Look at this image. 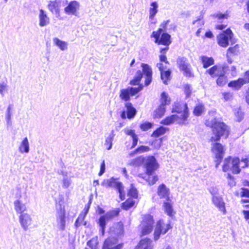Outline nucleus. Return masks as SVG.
I'll use <instances>...</instances> for the list:
<instances>
[{
  "mask_svg": "<svg viewBox=\"0 0 249 249\" xmlns=\"http://www.w3.org/2000/svg\"><path fill=\"white\" fill-rule=\"evenodd\" d=\"M169 201H166L164 202L163 207L165 213H166L170 217H172L174 213H175V212H174L172 205Z\"/></svg>",
  "mask_w": 249,
  "mask_h": 249,
  "instance_id": "32",
  "label": "nucleus"
},
{
  "mask_svg": "<svg viewBox=\"0 0 249 249\" xmlns=\"http://www.w3.org/2000/svg\"><path fill=\"white\" fill-rule=\"evenodd\" d=\"M213 17L217 18L219 20V22H221L220 20L223 19H227L228 17V15L227 14H222L219 13L215 15H213Z\"/></svg>",
  "mask_w": 249,
  "mask_h": 249,
  "instance_id": "54",
  "label": "nucleus"
},
{
  "mask_svg": "<svg viewBox=\"0 0 249 249\" xmlns=\"http://www.w3.org/2000/svg\"><path fill=\"white\" fill-rule=\"evenodd\" d=\"M39 25L41 27L45 26L49 23V18L43 9L39 10Z\"/></svg>",
  "mask_w": 249,
  "mask_h": 249,
  "instance_id": "23",
  "label": "nucleus"
},
{
  "mask_svg": "<svg viewBox=\"0 0 249 249\" xmlns=\"http://www.w3.org/2000/svg\"><path fill=\"white\" fill-rule=\"evenodd\" d=\"M172 227L170 223L166 225L165 228H163L162 222L160 220L157 223L154 233V240L156 241L159 239L161 234H165Z\"/></svg>",
  "mask_w": 249,
  "mask_h": 249,
  "instance_id": "13",
  "label": "nucleus"
},
{
  "mask_svg": "<svg viewBox=\"0 0 249 249\" xmlns=\"http://www.w3.org/2000/svg\"><path fill=\"white\" fill-rule=\"evenodd\" d=\"M172 112L180 114L178 115L179 119L178 123L180 124H185V121L189 117V109L186 103L182 102L176 103Z\"/></svg>",
  "mask_w": 249,
  "mask_h": 249,
  "instance_id": "4",
  "label": "nucleus"
},
{
  "mask_svg": "<svg viewBox=\"0 0 249 249\" xmlns=\"http://www.w3.org/2000/svg\"><path fill=\"white\" fill-rule=\"evenodd\" d=\"M171 71L170 70L164 71L160 72V77L165 85L168 84V81L170 80Z\"/></svg>",
  "mask_w": 249,
  "mask_h": 249,
  "instance_id": "37",
  "label": "nucleus"
},
{
  "mask_svg": "<svg viewBox=\"0 0 249 249\" xmlns=\"http://www.w3.org/2000/svg\"><path fill=\"white\" fill-rule=\"evenodd\" d=\"M149 9V18L152 19L158 12V4L157 2L153 1L150 4Z\"/></svg>",
  "mask_w": 249,
  "mask_h": 249,
  "instance_id": "35",
  "label": "nucleus"
},
{
  "mask_svg": "<svg viewBox=\"0 0 249 249\" xmlns=\"http://www.w3.org/2000/svg\"><path fill=\"white\" fill-rule=\"evenodd\" d=\"M229 67L224 65L222 67V70L220 73H217L216 76L218 77L216 80V84L218 86L222 87L225 85L227 82V77L225 75L226 71L228 70Z\"/></svg>",
  "mask_w": 249,
  "mask_h": 249,
  "instance_id": "17",
  "label": "nucleus"
},
{
  "mask_svg": "<svg viewBox=\"0 0 249 249\" xmlns=\"http://www.w3.org/2000/svg\"><path fill=\"white\" fill-rule=\"evenodd\" d=\"M20 152L28 153L29 151V144L27 137L22 141L21 146L19 147Z\"/></svg>",
  "mask_w": 249,
  "mask_h": 249,
  "instance_id": "39",
  "label": "nucleus"
},
{
  "mask_svg": "<svg viewBox=\"0 0 249 249\" xmlns=\"http://www.w3.org/2000/svg\"><path fill=\"white\" fill-rule=\"evenodd\" d=\"M165 112V107L160 105L157 109L154 111V116L156 118H161Z\"/></svg>",
  "mask_w": 249,
  "mask_h": 249,
  "instance_id": "41",
  "label": "nucleus"
},
{
  "mask_svg": "<svg viewBox=\"0 0 249 249\" xmlns=\"http://www.w3.org/2000/svg\"><path fill=\"white\" fill-rule=\"evenodd\" d=\"M125 133L131 137L132 139V144L130 147L133 149L137 145L139 138L138 135L135 133V130L132 129H125L124 130Z\"/></svg>",
  "mask_w": 249,
  "mask_h": 249,
  "instance_id": "24",
  "label": "nucleus"
},
{
  "mask_svg": "<svg viewBox=\"0 0 249 249\" xmlns=\"http://www.w3.org/2000/svg\"><path fill=\"white\" fill-rule=\"evenodd\" d=\"M233 35V33L230 28L226 29L222 34H220L217 36L218 45L222 47H227L229 44V41L232 39Z\"/></svg>",
  "mask_w": 249,
  "mask_h": 249,
  "instance_id": "9",
  "label": "nucleus"
},
{
  "mask_svg": "<svg viewBox=\"0 0 249 249\" xmlns=\"http://www.w3.org/2000/svg\"><path fill=\"white\" fill-rule=\"evenodd\" d=\"M117 191L119 194V197L120 199L121 200H124L125 199V194L124 191V187Z\"/></svg>",
  "mask_w": 249,
  "mask_h": 249,
  "instance_id": "57",
  "label": "nucleus"
},
{
  "mask_svg": "<svg viewBox=\"0 0 249 249\" xmlns=\"http://www.w3.org/2000/svg\"><path fill=\"white\" fill-rule=\"evenodd\" d=\"M178 120L179 121V115L174 114L166 117L160 122V124L164 125H170Z\"/></svg>",
  "mask_w": 249,
  "mask_h": 249,
  "instance_id": "26",
  "label": "nucleus"
},
{
  "mask_svg": "<svg viewBox=\"0 0 249 249\" xmlns=\"http://www.w3.org/2000/svg\"><path fill=\"white\" fill-rule=\"evenodd\" d=\"M212 199L213 203L215 205V206L218 208L220 211L222 212L224 214H225L226 211L225 206V203L223 201V198L217 196L212 197Z\"/></svg>",
  "mask_w": 249,
  "mask_h": 249,
  "instance_id": "20",
  "label": "nucleus"
},
{
  "mask_svg": "<svg viewBox=\"0 0 249 249\" xmlns=\"http://www.w3.org/2000/svg\"><path fill=\"white\" fill-rule=\"evenodd\" d=\"M7 84L3 82L2 83H0V93L1 94H3V91L6 89L7 88Z\"/></svg>",
  "mask_w": 249,
  "mask_h": 249,
  "instance_id": "60",
  "label": "nucleus"
},
{
  "mask_svg": "<svg viewBox=\"0 0 249 249\" xmlns=\"http://www.w3.org/2000/svg\"><path fill=\"white\" fill-rule=\"evenodd\" d=\"M169 19L163 21L160 25V28L158 31H153L151 36L155 38V42L159 45L169 46L171 43V36L166 32L167 25L170 22Z\"/></svg>",
  "mask_w": 249,
  "mask_h": 249,
  "instance_id": "2",
  "label": "nucleus"
},
{
  "mask_svg": "<svg viewBox=\"0 0 249 249\" xmlns=\"http://www.w3.org/2000/svg\"><path fill=\"white\" fill-rule=\"evenodd\" d=\"M200 59L203 64V68L205 69L213 65L214 63V59L212 57L203 55L200 57Z\"/></svg>",
  "mask_w": 249,
  "mask_h": 249,
  "instance_id": "25",
  "label": "nucleus"
},
{
  "mask_svg": "<svg viewBox=\"0 0 249 249\" xmlns=\"http://www.w3.org/2000/svg\"><path fill=\"white\" fill-rule=\"evenodd\" d=\"M106 170V164H105V161L104 160L102 162L101 164L100 165V170L98 173V175L99 176H101L104 174V173L105 172Z\"/></svg>",
  "mask_w": 249,
  "mask_h": 249,
  "instance_id": "56",
  "label": "nucleus"
},
{
  "mask_svg": "<svg viewBox=\"0 0 249 249\" xmlns=\"http://www.w3.org/2000/svg\"><path fill=\"white\" fill-rule=\"evenodd\" d=\"M71 181L68 178H65L63 180V187L64 188H67L69 187Z\"/></svg>",
  "mask_w": 249,
  "mask_h": 249,
  "instance_id": "58",
  "label": "nucleus"
},
{
  "mask_svg": "<svg viewBox=\"0 0 249 249\" xmlns=\"http://www.w3.org/2000/svg\"><path fill=\"white\" fill-rule=\"evenodd\" d=\"M151 242V240L149 238L142 239L135 249H149Z\"/></svg>",
  "mask_w": 249,
  "mask_h": 249,
  "instance_id": "27",
  "label": "nucleus"
},
{
  "mask_svg": "<svg viewBox=\"0 0 249 249\" xmlns=\"http://www.w3.org/2000/svg\"><path fill=\"white\" fill-rule=\"evenodd\" d=\"M115 136L114 131L112 130L111 132L106 138L105 145L107 146V149L108 150H110L112 147V142Z\"/></svg>",
  "mask_w": 249,
  "mask_h": 249,
  "instance_id": "33",
  "label": "nucleus"
},
{
  "mask_svg": "<svg viewBox=\"0 0 249 249\" xmlns=\"http://www.w3.org/2000/svg\"><path fill=\"white\" fill-rule=\"evenodd\" d=\"M212 150L215 153V157L220 158L221 156H223L224 151L223 146L219 142H214L212 144Z\"/></svg>",
  "mask_w": 249,
  "mask_h": 249,
  "instance_id": "21",
  "label": "nucleus"
},
{
  "mask_svg": "<svg viewBox=\"0 0 249 249\" xmlns=\"http://www.w3.org/2000/svg\"><path fill=\"white\" fill-rule=\"evenodd\" d=\"M203 18V12H201L200 13V15L198 17L197 19L194 20L193 21V25H195V24H196V22H197L198 21H202V19Z\"/></svg>",
  "mask_w": 249,
  "mask_h": 249,
  "instance_id": "63",
  "label": "nucleus"
},
{
  "mask_svg": "<svg viewBox=\"0 0 249 249\" xmlns=\"http://www.w3.org/2000/svg\"><path fill=\"white\" fill-rule=\"evenodd\" d=\"M245 83L244 78H239L237 80L231 81L228 83L229 87L239 89Z\"/></svg>",
  "mask_w": 249,
  "mask_h": 249,
  "instance_id": "29",
  "label": "nucleus"
},
{
  "mask_svg": "<svg viewBox=\"0 0 249 249\" xmlns=\"http://www.w3.org/2000/svg\"><path fill=\"white\" fill-rule=\"evenodd\" d=\"M227 53H229L231 55H238L239 53V46L236 44L233 47H230L227 50Z\"/></svg>",
  "mask_w": 249,
  "mask_h": 249,
  "instance_id": "47",
  "label": "nucleus"
},
{
  "mask_svg": "<svg viewBox=\"0 0 249 249\" xmlns=\"http://www.w3.org/2000/svg\"><path fill=\"white\" fill-rule=\"evenodd\" d=\"M184 93L186 97L188 98L190 96L192 93L191 87L190 85L187 84L184 86Z\"/></svg>",
  "mask_w": 249,
  "mask_h": 249,
  "instance_id": "52",
  "label": "nucleus"
},
{
  "mask_svg": "<svg viewBox=\"0 0 249 249\" xmlns=\"http://www.w3.org/2000/svg\"><path fill=\"white\" fill-rule=\"evenodd\" d=\"M209 192L212 196V197L217 196L218 194V190L217 188L211 187L208 189Z\"/></svg>",
  "mask_w": 249,
  "mask_h": 249,
  "instance_id": "53",
  "label": "nucleus"
},
{
  "mask_svg": "<svg viewBox=\"0 0 249 249\" xmlns=\"http://www.w3.org/2000/svg\"><path fill=\"white\" fill-rule=\"evenodd\" d=\"M170 101L168 94L164 91L162 92L161 94L160 105L165 107L166 105L170 103Z\"/></svg>",
  "mask_w": 249,
  "mask_h": 249,
  "instance_id": "46",
  "label": "nucleus"
},
{
  "mask_svg": "<svg viewBox=\"0 0 249 249\" xmlns=\"http://www.w3.org/2000/svg\"><path fill=\"white\" fill-rule=\"evenodd\" d=\"M205 107L202 104H199L195 107L193 113L196 116H200L204 111Z\"/></svg>",
  "mask_w": 249,
  "mask_h": 249,
  "instance_id": "44",
  "label": "nucleus"
},
{
  "mask_svg": "<svg viewBox=\"0 0 249 249\" xmlns=\"http://www.w3.org/2000/svg\"><path fill=\"white\" fill-rule=\"evenodd\" d=\"M142 78V73L140 70L137 71L133 79L130 81L129 84L131 85H140V81Z\"/></svg>",
  "mask_w": 249,
  "mask_h": 249,
  "instance_id": "34",
  "label": "nucleus"
},
{
  "mask_svg": "<svg viewBox=\"0 0 249 249\" xmlns=\"http://www.w3.org/2000/svg\"><path fill=\"white\" fill-rule=\"evenodd\" d=\"M144 222L145 223V225L142 230V232L143 234L145 235L151 232L153 229L154 224L153 216L150 214L145 215Z\"/></svg>",
  "mask_w": 249,
  "mask_h": 249,
  "instance_id": "18",
  "label": "nucleus"
},
{
  "mask_svg": "<svg viewBox=\"0 0 249 249\" xmlns=\"http://www.w3.org/2000/svg\"><path fill=\"white\" fill-rule=\"evenodd\" d=\"M15 210L17 213L22 214L25 213V211H26V207L25 205L22 203L19 200H17L14 202Z\"/></svg>",
  "mask_w": 249,
  "mask_h": 249,
  "instance_id": "28",
  "label": "nucleus"
},
{
  "mask_svg": "<svg viewBox=\"0 0 249 249\" xmlns=\"http://www.w3.org/2000/svg\"><path fill=\"white\" fill-rule=\"evenodd\" d=\"M117 180V178H114V177L110 178L109 187L115 189L117 191L122 189L124 185L121 182L118 181Z\"/></svg>",
  "mask_w": 249,
  "mask_h": 249,
  "instance_id": "30",
  "label": "nucleus"
},
{
  "mask_svg": "<svg viewBox=\"0 0 249 249\" xmlns=\"http://www.w3.org/2000/svg\"><path fill=\"white\" fill-rule=\"evenodd\" d=\"M135 204V201L131 199H127L125 202L122 203V208L123 209L127 210L132 207Z\"/></svg>",
  "mask_w": 249,
  "mask_h": 249,
  "instance_id": "45",
  "label": "nucleus"
},
{
  "mask_svg": "<svg viewBox=\"0 0 249 249\" xmlns=\"http://www.w3.org/2000/svg\"><path fill=\"white\" fill-rule=\"evenodd\" d=\"M240 196L242 197H246L249 198V189L245 188H242Z\"/></svg>",
  "mask_w": 249,
  "mask_h": 249,
  "instance_id": "55",
  "label": "nucleus"
},
{
  "mask_svg": "<svg viewBox=\"0 0 249 249\" xmlns=\"http://www.w3.org/2000/svg\"><path fill=\"white\" fill-rule=\"evenodd\" d=\"M245 83H249V71L246 72L245 74Z\"/></svg>",
  "mask_w": 249,
  "mask_h": 249,
  "instance_id": "64",
  "label": "nucleus"
},
{
  "mask_svg": "<svg viewBox=\"0 0 249 249\" xmlns=\"http://www.w3.org/2000/svg\"><path fill=\"white\" fill-rule=\"evenodd\" d=\"M239 164L240 159L236 157L231 159L229 157L224 160L223 171L227 172L229 170H231L233 174H238L241 172Z\"/></svg>",
  "mask_w": 249,
  "mask_h": 249,
  "instance_id": "5",
  "label": "nucleus"
},
{
  "mask_svg": "<svg viewBox=\"0 0 249 249\" xmlns=\"http://www.w3.org/2000/svg\"><path fill=\"white\" fill-rule=\"evenodd\" d=\"M152 126V124L149 122H145L140 125L141 129L143 131H146Z\"/></svg>",
  "mask_w": 249,
  "mask_h": 249,
  "instance_id": "50",
  "label": "nucleus"
},
{
  "mask_svg": "<svg viewBox=\"0 0 249 249\" xmlns=\"http://www.w3.org/2000/svg\"><path fill=\"white\" fill-rule=\"evenodd\" d=\"M222 95L225 101H231L233 99L232 93L224 92L222 93Z\"/></svg>",
  "mask_w": 249,
  "mask_h": 249,
  "instance_id": "51",
  "label": "nucleus"
},
{
  "mask_svg": "<svg viewBox=\"0 0 249 249\" xmlns=\"http://www.w3.org/2000/svg\"><path fill=\"white\" fill-rule=\"evenodd\" d=\"M157 194L160 198H165L166 201H170L169 197L170 190L164 184L162 183L159 186Z\"/></svg>",
  "mask_w": 249,
  "mask_h": 249,
  "instance_id": "19",
  "label": "nucleus"
},
{
  "mask_svg": "<svg viewBox=\"0 0 249 249\" xmlns=\"http://www.w3.org/2000/svg\"><path fill=\"white\" fill-rule=\"evenodd\" d=\"M117 242L118 239L115 237L108 238L105 241L102 249H122L124 244L115 245Z\"/></svg>",
  "mask_w": 249,
  "mask_h": 249,
  "instance_id": "14",
  "label": "nucleus"
},
{
  "mask_svg": "<svg viewBox=\"0 0 249 249\" xmlns=\"http://www.w3.org/2000/svg\"><path fill=\"white\" fill-rule=\"evenodd\" d=\"M150 150V148L149 147L147 146L141 145L138 147L136 149H135L133 151L131 152L129 155L131 157L134 156V155L137 153H142L145 152H147Z\"/></svg>",
  "mask_w": 249,
  "mask_h": 249,
  "instance_id": "36",
  "label": "nucleus"
},
{
  "mask_svg": "<svg viewBox=\"0 0 249 249\" xmlns=\"http://www.w3.org/2000/svg\"><path fill=\"white\" fill-rule=\"evenodd\" d=\"M19 223L25 231L28 229L32 223V219L30 214L27 213H22L19 216Z\"/></svg>",
  "mask_w": 249,
  "mask_h": 249,
  "instance_id": "16",
  "label": "nucleus"
},
{
  "mask_svg": "<svg viewBox=\"0 0 249 249\" xmlns=\"http://www.w3.org/2000/svg\"><path fill=\"white\" fill-rule=\"evenodd\" d=\"M79 3L76 1L73 0L69 2L68 5L64 8L65 13L69 15H74L79 17Z\"/></svg>",
  "mask_w": 249,
  "mask_h": 249,
  "instance_id": "12",
  "label": "nucleus"
},
{
  "mask_svg": "<svg viewBox=\"0 0 249 249\" xmlns=\"http://www.w3.org/2000/svg\"><path fill=\"white\" fill-rule=\"evenodd\" d=\"M205 124L212 128L214 136L211 138V142L219 141L222 136H225V138L229 136L230 128L224 123L219 122L214 118L206 121Z\"/></svg>",
  "mask_w": 249,
  "mask_h": 249,
  "instance_id": "1",
  "label": "nucleus"
},
{
  "mask_svg": "<svg viewBox=\"0 0 249 249\" xmlns=\"http://www.w3.org/2000/svg\"><path fill=\"white\" fill-rule=\"evenodd\" d=\"M142 76L144 75V85L145 86H149L152 80V71L151 67L146 64L142 63Z\"/></svg>",
  "mask_w": 249,
  "mask_h": 249,
  "instance_id": "15",
  "label": "nucleus"
},
{
  "mask_svg": "<svg viewBox=\"0 0 249 249\" xmlns=\"http://www.w3.org/2000/svg\"><path fill=\"white\" fill-rule=\"evenodd\" d=\"M160 62H164L166 64H169V62L167 60V57L164 54L160 55Z\"/></svg>",
  "mask_w": 249,
  "mask_h": 249,
  "instance_id": "61",
  "label": "nucleus"
},
{
  "mask_svg": "<svg viewBox=\"0 0 249 249\" xmlns=\"http://www.w3.org/2000/svg\"><path fill=\"white\" fill-rule=\"evenodd\" d=\"M87 245L91 249H98V241L97 237H94L88 241Z\"/></svg>",
  "mask_w": 249,
  "mask_h": 249,
  "instance_id": "42",
  "label": "nucleus"
},
{
  "mask_svg": "<svg viewBox=\"0 0 249 249\" xmlns=\"http://www.w3.org/2000/svg\"><path fill=\"white\" fill-rule=\"evenodd\" d=\"M128 195L134 198H137L138 196L137 190L133 184L131 185V187L128 192Z\"/></svg>",
  "mask_w": 249,
  "mask_h": 249,
  "instance_id": "49",
  "label": "nucleus"
},
{
  "mask_svg": "<svg viewBox=\"0 0 249 249\" xmlns=\"http://www.w3.org/2000/svg\"><path fill=\"white\" fill-rule=\"evenodd\" d=\"M217 65H214L206 71V73H209L212 77L214 78L216 76L217 73H220V71L218 70Z\"/></svg>",
  "mask_w": 249,
  "mask_h": 249,
  "instance_id": "43",
  "label": "nucleus"
},
{
  "mask_svg": "<svg viewBox=\"0 0 249 249\" xmlns=\"http://www.w3.org/2000/svg\"><path fill=\"white\" fill-rule=\"evenodd\" d=\"M56 209L58 211V225L59 229L63 231L65 229L66 225V214L64 207L62 206L61 202L59 201L56 205Z\"/></svg>",
  "mask_w": 249,
  "mask_h": 249,
  "instance_id": "10",
  "label": "nucleus"
},
{
  "mask_svg": "<svg viewBox=\"0 0 249 249\" xmlns=\"http://www.w3.org/2000/svg\"><path fill=\"white\" fill-rule=\"evenodd\" d=\"M53 41L55 45L58 46L62 51L67 49L68 44L66 42L61 40L56 37L54 38Z\"/></svg>",
  "mask_w": 249,
  "mask_h": 249,
  "instance_id": "40",
  "label": "nucleus"
},
{
  "mask_svg": "<svg viewBox=\"0 0 249 249\" xmlns=\"http://www.w3.org/2000/svg\"><path fill=\"white\" fill-rule=\"evenodd\" d=\"M126 110H124L121 112L120 116L123 119L127 118L128 119H133L136 115L137 110L135 108L133 107L131 103H126L125 104Z\"/></svg>",
  "mask_w": 249,
  "mask_h": 249,
  "instance_id": "11",
  "label": "nucleus"
},
{
  "mask_svg": "<svg viewBox=\"0 0 249 249\" xmlns=\"http://www.w3.org/2000/svg\"><path fill=\"white\" fill-rule=\"evenodd\" d=\"M177 64L179 69L183 71L184 75L188 77L193 76V74L191 71V66L188 63V59L184 57H179L177 60Z\"/></svg>",
  "mask_w": 249,
  "mask_h": 249,
  "instance_id": "8",
  "label": "nucleus"
},
{
  "mask_svg": "<svg viewBox=\"0 0 249 249\" xmlns=\"http://www.w3.org/2000/svg\"><path fill=\"white\" fill-rule=\"evenodd\" d=\"M87 215V213L84 214L80 213L79 214L78 217L76 219L74 226L76 228H78L82 225L87 227V222L86 221H84V219Z\"/></svg>",
  "mask_w": 249,
  "mask_h": 249,
  "instance_id": "31",
  "label": "nucleus"
},
{
  "mask_svg": "<svg viewBox=\"0 0 249 249\" xmlns=\"http://www.w3.org/2000/svg\"><path fill=\"white\" fill-rule=\"evenodd\" d=\"M120 210L119 208H116L107 212L105 214L101 216L98 219L97 223L100 227H106L107 223L113 218L119 215Z\"/></svg>",
  "mask_w": 249,
  "mask_h": 249,
  "instance_id": "7",
  "label": "nucleus"
},
{
  "mask_svg": "<svg viewBox=\"0 0 249 249\" xmlns=\"http://www.w3.org/2000/svg\"><path fill=\"white\" fill-rule=\"evenodd\" d=\"M61 0H51L48 5L49 10L53 14H58L59 13V6Z\"/></svg>",
  "mask_w": 249,
  "mask_h": 249,
  "instance_id": "22",
  "label": "nucleus"
},
{
  "mask_svg": "<svg viewBox=\"0 0 249 249\" xmlns=\"http://www.w3.org/2000/svg\"><path fill=\"white\" fill-rule=\"evenodd\" d=\"M143 87L142 85H140L138 87H128L126 89H122L120 90L119 97L122 100L128 101L130 99L131 96L136 95L141 91Z\"/></svg>",
  "mask_w": 249,
  "mask_h": 249,
  "instance_id": "6",
  "label": "nucleus"
},
{
  "mask_svg": "<svg viewBox=\"0 0 249 249\" xmlns=\"http://www.w3.org/2000/svg\"><path fill=\"white\" fill-rule=\"evenodd\" d=\"M110 178L109 179H104L101 183L102 186L106 187H109Z\"/></svg>",
  "mask_w": 249,
  "mask_h": 249,
  "instance_id": "62",
  "label": "nucleus"
},
{
  "mask_svg": "<svg viewBox=\"0 0 249 249\" xmlns=\"http://www.w3.org/2000/svg\"><path fill=\"white\" fill-rule=\"evenodd\" d=\"M235 116L237 117V121L239 122H240L243 118V114L242 112L239 110H238L235 113Z\"/></svg>",
  "mask_w": 249,
  "mask_h": 249,
  "instance_id": "59",
  "label": "nucleus"
},
{
  "mask_svg": "<svg viewBox=\"0 0 249 249\" xmlns=\"http://www.w3.org/2000/svg\"><path fill=\"white\" fill-rule=\"evenodd\" d=\"M147 175L148 176L147 178H145V179L148 182V184L150 185H154L158 180V177L157 175L150 177L151 175Z\"/></svg>",
  "mask_w": 249,
  "mask_h": 249,
  "instance_id": "48",
  "label": "nucleus"
},
{
  "mask_svg": "<svg viewBox=\"0 0 249 249\" xmlns=\"http://www.w3.org/2000/svg\"><path fill=\"white\" fill-rule=\"evenodd\" d=\"M144 163L146 174L152 175L159 167L157 160L153 156H148L147 158L142 156L133 159L130 164L133 166H138Z\"/></svg>",
  "mask_w": 249,
  "mask_h": 249,
  "instance_id": "3",
  "label": "nucleus"
},
{
  "mask_svg": "<svg viewBox=\"0 0 249 249\" xmlns=\"http://www.w3.org/2000/svg\"><path fill=\"white\" fill-rule=\"evenodd\" d=\"M168 128L160 126L156 129L152 134L151 136L153 137L158 138L160 136L164 134Z\"/></svg>",
  "mask_w": 249,
  "mask_h": 249,
  "instance_id": "38",
  "label": "nucleus"
}]
</instances>
